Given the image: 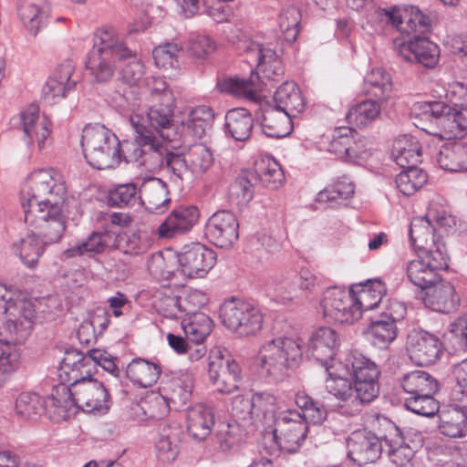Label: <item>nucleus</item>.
Listing matches in <instances>:
<instances>
[{
    "instance_id": "1",
    "label": "nucleus",
    "mask_w": 467,
    "mask_h": 467,
    "mask_svg": "<svg viewBox=\"0 0 467 467\" xmlns=\"http://www.w3.org/2000/svg\"><path fill=\"white\" fill-rule=\"evenodd\" d=\"M66 187L52 169L32 171L25 180L20 196L25 222L36 226L51 242H57L64 231L63 207Z\"/></svg>"
},
{
    "instance_id": "2",
    "label": "nucleus",
    "mask_w": 467,
    "mask_h": 467,
    "mask_svg": "<svg viewBox=\"0 0 467 467\" xmlns=\"http://www.w3.org/2000/svg\"><path fill=\"white\" fill-rule=\"evenodd\" d=\"M47 406L55 407L49 414L57 421L66 420L75 415L78 409L88 412H106L109 408V394L102 382L91 378L73 388L57 386Z\"/></svg>"
},
{
    "instance_id": "3",
    "label": "nucleus",
    "mask_w": 467,
    "mask_h": 467,
    "mask_svg": "<svg viewBox=\"0 0 467 467\" xmlns=\"http://www.w3.org/2000/svg\"><path fill=\"white\" fill-rule=\"evenodd\" d=\"M93 49L89 52L86 67L92 81H109L120 64L135 57L136 51L129 48L114 28L104 27L96 35Z\"/></svg>"
},
{
    "instance_id": "4",
    "label": "nucleus",
    "mask_w": 467,
    "mask_h": 467,
    "mask_svg": "<svg viewBox=\"0 0 467 467\" xmlns=\"http://www.w3.org/2000/svg\"><path fill=\"white\" fill-rule=\"evenodd\" d=\"M149 86V101L150 106L147 110L143 123L149 125L160 135L164 141L178 142L182 136V129L173 121L174 96L167 83L162 78H151Z\"/></svg>"
},
{
    "instance_id": "5",
    "label": "nucleus",
    "mask_w": 467,
    "mask_h": 467,
    "mask_svg": "<svg viewBox=\"0 0 467 467\" xmlns=\"http://www.w3.org/2000/svg\"><path fill=\"white\" fill-rule=\"evenodd\" d=\"M302 358L301 343L292 337H276L265 343L258 353L261 373L271 381H282Z\"/></svg>"
},
{
    "instance_id": "6",
    "label": "nucleus",
    "mask_w": 467,
    "mask_h": 467,
    "mask_svg": "<svg viewBox=\"0 0 467 467\" xmlns=\"http://www.w3.org/2000/svg\"><path fill=\"white\" fill-rule=\"evenodd\" d=\"M36 318L33 303L20 291L0 282V336L4 330L26 338Z\"/></svg>"
},
{
    "instance_id": "7",
    "label": "nucleus",
    "mask_w": 467,
    "mask_h": 467,
    "mask_svg": "<svg viewBox=\"0 0 467 467\" xmlns=\"http://www.w3.org/2000/svg\"><path fill=\"white\" fill-rule=\"evenodd\" d=\"M81 146L88 164L99 170L113 168L123 158V142L103 125H87L82 131Z\"/></svg>"
},
{
    "instance_id": "8",
    "label": "nucleus",
    "mask_w": 467,
    "mask_h": 467,
    "mask_svg": "<svg viewBox=\"0 0 467 467\" xmlns=\"http://www.w3.org/2000/svg\"><path fill=\"white\" fill-rule=\"evenodd\" d=\"M130 119L136 131V136L132 141H123V159L127 161L137 162L150 171L163 167L168 149L144 125L143 118H140L139 114L131 115Z\"/></svg>"
},
{
    "instance_id": "9",
    "label": "nucleus",
    "mask_w": 467,
    "mask_h": 467,
    "mask_svg": "<svg viewBox=\"0 0 467 467\" xmlns=\"http://www.w3.org/2000/svg\"><path fill=\"white\" fill-rule=\"evenodd\" d=\"M448 268L445 246L426 250L418 254V258L406 265V275L415 286L427 290L441 281V271Z\"/></svg>"
},
{
    "instance_id": "10",
    "label": "nucleus",
    "mask_w": 467,
    "mask_h": 467,
    "mask_svg": "<svg viewBox=\"0 0 467 467\" xmlns=\"http://www.w3.org/2000/svg\"><path fill=\"white\" fill-rule=\"evenodd\" d=\"M273 437L280 451L294 454L299 451L308 433V424L296 410L280 411L275 419Z\"/></svg>"
},
{
    "instance_id": "11",
    "label": "nucleus",
    "mask_w": 467,
    "mask_h": 467,
    "mask_svg": "<svg viewBox=\"0 0 467 467\" xmlns=\"http://www.w3.org/2000/svg\"><path fill=\"white\" fill-rule=\"evenodd\" d=\"M327 150L345 162L362 164L371 155V143L349 127L336 128Z\"/></svg>"
},
{
    "instance_id": "12",
    "label": "nucleus",
    "mask_w": 467,
    "mask_h": 467,
    "mask_svg": "<svg viewBox=\"0 0 467 467\" xmlns=\"http://www.w3.org/2000/svg\"><path fill=\"white\" fill-rule=\"evenodd\" d=\"M324 317L338 324H353L360 318L354 287L348 291L338 286L327 288L321 302Z\"/></svg>"
},
{
    "instance_id": "13",
    "label": "nucleus",
    "mask_w": 467,
    "mask_h": 467,
    "mask_svg": "<svg viewBox=\"0 0 467 467\" xmlns=\"http://www.w3.org/2000/svg\"><path fill=\"white\" fill-rule=\"evenodd\" d=\"M208 375L219 392L229 394L238 389L241 369L227 350L214 348L208 357Z\"/></svg>"
},
{
    "instance_id": "14",
    "label": "nucleus",
    "mask_w": 467,
    "mask_h": 467,
    "mask_svg": "<svg viewBox=\"0 0 467 467\" xmlns=\"http://www.w3.org/2000/svg\"><path fill=\"white\" fill-rule=\"evenodd\" d=\"M417 109L425 119L436 125L439 130L434 134L441 139L451 140L463 135V124L461 123L458 109L442 101L420 102Z\"/></svg>"
},
{
    "instance_id": "15",
    "label": "nucleus",
    "mask_w": 467,
    "mask_h": 467,
    "mask_svg": "<svg viewBox=\"0 0 467 467\" xmlns=\"http://www.w3.org/2000/svg\"><path fill=\"white\" fill-rule=\"evenodd\" d=\"M393 47L404 61L420 64L427 68L434 67L440 59L439 47L425 36H413L408 41L396 39Z\"/></svg>"
},
{
    "instance_id": "16",
    "label": "nucleus",
    "mask_w": 467,
    "mask_h": 467,
    "mask_svg": "<svg viewBox=\"0 0 467 467\" xmlns=\"http://www.w3.org/2000/svg\"><path fill=\"white\" fill-rule=\"evenodd\" d=\"M440 339L425 330L413 328L407 336L406 349L410 360L418 366L434 364L441 357Z\"/></svg>"
},
{
    "instance_id": "17",
    "label": "nucleus",
    "mask_w": 467,
    "mask_h": 467,
    "mask_svg": "<svg viewBox=\"0 0 467 467\" xmlns=\"http://www.w3.org/2000/svg\"><path fill=\"white\" fill-rule=\"evenodd\" d=\"M244 51L250 62L255 64L260 83L264 79L278 81L281 79L284 70L281 60L272 44L264 45L256 41L249 42Z\"/></svg>"
},
{
    "instance_id": "18",
    "label": "nucleus",
    "mask_w": 467,
    "mask_h": 467,
    "mask_svg": "<svg viewBox=\"0 0 467 467\" xmlns=\"http://www.w3.org/2000/svg\"><path fill=\"white\" fill-rule=\"evenodd\" d=\"M239 223L229 211L214 213L206 222L204 234L214 245L221 248L232 246L238 239Z\"/></svg>"
},
{
    "instance_id": "19",
    "label": "nucleus",
    "mask_w": 467,
    "mask_h": 467,
    "mask_svg": "<svg viewBox=\"0 0 467 467\" xmlns=\"http://www.w3.org/2000/svg\"><path fill=\"white\" fill-rule=\"evenodd\" d=\"M348 457L358 465L374 462L385 451L382 441L367 431H356L347 439Z\"/></svg>"
},
{
    "instance_id": "20",
    "label": "nucleus",
    "mask_w": 467,
    "mask_h": 467,
    "mask_svg": "<svg viewBox=\"0 0 467 467\" xmlns=\"http://www.w3.org/2000/svg\"><path fill=\"white\" fill-rule=\"evenodd\" d=\"M215 259L214 252L199 243L185 245L178 254L181 272L190 278L203 277L213 268Z\"/></svg>"
},
{
    "instance_id": "21",
    "label": "nucleus",
    "mask_w": 467,
    "mask_h": 467,
    "mask_svg": "<svg viewBox=\"0 0 467 467\" xmlns=\"http://www.w3.org/2000/svg\"><path fill=\"white\" fill-rule=\"evenodd\" d=\"M93 371L94 362L92 358L77 349H68L65 352L58 368L60 385L73 388L75 385L91 379Z\"/></svg>"
},
{
    "instance_id": "22",
    "label": "nucleus",
    "mask_w": 467,
    "mask_h": 467,
    "mask_svg": "<svg viewBox=\"0 0 467 467\" xmlns=\"http://www.w3.org/2000/svg\"><path fill=\"white\" fill-rule=\"evenodd\" d=\"M20 123L24 141L28 146L36 143L39 150L43 149L51 134V122L46 115L40 113L38 105L31 104L22 110Z\"/></svg>"
},
{
    "instance_id": "23",
    "label": "nucleus",
    "mask_w": 467,
    "mask_h": 467,
    "mask_svg": "<svg viewBox=\"0 0 467 467\" xmlns=\"http://www.w3.org/2000/svg\"><path fill=\"white\" fill-rule=\"evenodd\" d=\"M78 81V78L75 77L74 63L71 60H65L47 80L43 94L47 99L56 102L73 91Z\"/></svg>"
},
{
    "instance_id": "24",
    "label": "nucleus",
    "mask_w": 467,
    "mask_h": 467,
    "mask_svg": "<svg viewBox=\"0 0 467 467\" xmlns=\"http://www.w3.org/2000/svg\"><path fill=\"white\" fill-rule=\"evenodd\" d=\"M195 206H179L173 209L158 227L161 238H173L190 232L199 219Z\"/></svg>"
},
{
    "instance_id": "25",
    "label": "nucleus",
    "mask_w": 467,
    "mask_h": 467,
    "mask_svg": "<svg viewBox=\"0 0 467 467\" xmlns=\"http://www.w3.org/2000/svg\"><path fill=\"white\" fill-rule=\"evenodd\" d=\"M258 119L264 133L271 138H284L293 130L292 117L268 101L261 105Z\"/></svg>"
},
{
    "instance_id": "26",
    "label": "nucleus",
    "mask_w": 467,
    "mask_h": 467,
    "mask_svg": "<svg viewBox=\"0 0 467 467\" xmlns=\"http://www.w3.org/2000/svg\"><path fill=\"white\" fill-rule=\"evenodd\" d=\"M338 345V336L334 329L320 327L309 339L308 353L328 370L332 367L329 362L335 357Z\"/></svg>"
},
{
    "instance_id": "27",
    "label": "nucleus",
    "mask_w": 467,
    "mask_h": 467,
    "mask_svg": "<svg viewBox=\"0 0 467 467\" xmlns=\"http://www.w3.org/2000/svg\"><path fill=\"white\" fill-rule=\"evenodd\" d=\"M141 204L152 213H164L171 202L167 184L158 178L145 180L139 190Z\"/></svg>"
},
{
    "instance_id": "28",
    "label": "nucleus",
    "mask_w": 467,
    "mask_h": 467,
    "mask_svg": "<svg viewBox=\"0 0 467 467\" xmlns=\"http://www.w3.org/2000/svg\"><path fill=\"white\" fill-rule=\"evenodd\" d=\"M382 425L385 427L386 432L381 439L388 447L386 451L389 460L397 466H405L412 459L414 451L405 444L401 431L395 423L384 418Z\"/></svg>"
},
{
    "instance_id": "29",
    "label": "nucleus",
    "mask_w": 467,
    "mask_h": 467,
    "mask_svg": "<svg viewBox=\"0 0 467 467\" xmlns=\"http://www.w3.org/2000/svg\"><path fill=\"white\" fill-rule=\"evenodd\" d=\"M116 234L112 231L93 232L85 240L65 250L63 258H73L77 256H93L103 253L107 248L113 247Z\"/></svg>"
},
{
    "instance_id": "30",
    "label": "nucleus",
    "mask_w": 467,
    "mask_h": 467,
    "mask_svg": "<svg viewBox=\"0 0 467 467\" xmlns=\"http://www.w3.org/2000/svg\"><path fill=\"white\" fill-rule=\"evenodd\" d=\"M182 436V430L178 424L161 425L155 441L158 459L163 462H173L180 453Z\"/></svg>"
},
{
    "instance_id": "31",
    "label": "nucleus",
    "mask_w": 467,
    "mask_h": 467,
    "mask_svg": "<svg viewBox=\"0 0 467 467\" xmlns=\"http://www.w3.org/2000/svg\"><path fill=\"white\" fill-rule=\"evenodd\" d=\"M31 227L33 228L31 233L19 242L14 243L12 249L14 253L20 257L24 265L34 268L44 252L45 245L47 244H52L53 242L48 241L44 234H41L39 228L36 226Z\"/></svg>"
},
{
    "instance_id": "32",
    "label": "nucleus",
    "mask_w": 467,
    "mask_h": 467,
    "mask_svg": "<svg viewBox=\"0 0 467 467\" xmlns=\"http://www.w3.org/2000/svg\"><path fill=\"white\" fill-rule=\"evenodd\" d=\"M213 424L214 418L211 408L196 404L187 410V431L195 441H204L211 434Z\"/></svg>"
},
{
    "instance_id": "33",
    "label": "nucleus",
    "mask_w": 467,
    "mask_h": 467,
    "mask_svg": "<svg viewBox=\"0 0 467 467\" xmlns=\"http://www.w3.org/2000/svg\"><path fill=\"white\" fill-rule=\"evenodd\" d=\"M48 12L46 0H21L18 6V16L26 31L36 36L45 26Z\"/></svg>"
},
{
    "instance_id": "34",
    "label": "nucleus",
    "mask_w": 467,
    "mask_h": 467,
    "mask_svg": "<svg viewBox=\"0 0 467 467\" xmlns=\"http://www.w3.org/2000/svg\"><path fill=\"white\" fill-rule=\"evenodd\" d=\"M326 371L328 374V378L326 379L327 392L339 401V408L342 413L355 415L353 410L354 386L344 375L335 374L330 369Z\"/></svg>"
},
{
    "instance_id": "35",
    "label": "nucleus",
    "mask_w": 467,
    "mask_h": 467,
    "mask_svg": "<svg viewBox=\"0 0 467 467\" xmlns=\"http://www.w3.org/2000/svg\"><path fill=\"white\" fill-rule=\"evenodd\" d=\"M436 160L440 167L445 171H467V143L458 140L443 144Z\"/></svg>"
},
{
    "instance_id": "36",
    "label": "nucleus",
    "mask_w": 467,
    "mask_h": 467,
    "mask_svg": "<svg viewBox=\"0 0 467 467\" xmlns=\"http://www.w3.org/2000/svg\"><path fill=\"white\" fill-rule=\"evenodd\" d=\"M427 290L423 297V302L427 307L441 313L450 312L455 308L458 298L453 285L449 282L441 280Z\"/></svg>"
},
{
    "instance_id": "37",
    "label": "nucleus",
    "mask_w": 467,
    "mask_h": 467,
    "mask_svg": "<svg viewBox=\"0 0 467 467\" xmlns=\"http://www.w3.org/2000/svg\"><path fill=\"white\" fill-rule=\"evenodd\" d=\"M434 227L427 217H414L410 222V239L419 253L444 246L434 234Z\"/></svg>"
},
{
    "instance_id": "38",
    "label": "nucleus",
    "mask_w": 467,
    "mask_h": 467,
    "mask_svg": "<svg viewBox=\"0 0 467 467\" xmlns=\"http://www.w3.org/2000/svg\"><path fill=\"white\" fill-rule=\"evenodd\" d=\"M391 155L402 168L416 166L421 161V147L416 138L404 134L394 140Z\"/></svg>"
},
{
    "instance_id": "39",
    "label": "nucleus",
    "mask_w": 467,
    "mask_h": 467,
    "mask_svg": "<svg viewBox=\"0 0 467 467\" xmlns=\"http://www.w3.org/2000/svg\"><path fill=\"white\" fill-rule=\"evenodd\" d=\"M271 103L277 109L286 111L292 118L305 109V100L295 82L283 83L275 92Z\"/></svg>"
},
{
    "instance_id": "40",
    "label": "nucleus",
    "mask_w": 467,
    "mask_h": 467,
    "mask_svg": "<svg viewBox=\"0 0 467 467\" xmlns=\"http://www.w3.org/2000/svg\"><path fill=\"white\" fill-rule=\"evenodd\" d=\"M357 306L360 310V317L363 311L377 307L386 293L385 285L379 279L368 280L365 284L353 285Z\"/></svg>"
},
{
    "instance_id": "41",
    "label": "nucleus",
    "mask_w": 467,
    "mask_h": 467,
    "mask_svg": "<svg viewBox=\"0 0 467 467\" xmlns=\"http://www.w3.org/2000/svg\"><path fill=\"white\" fill-rule=\"evenodd\" d=\"M217 88L223 93L234 97H244L251 100H256L257 92L261 89L259 77L251 73L249 79L239 78H223L217 82Z\"/></svg>"
},
{
    "instance_id": "42",
    "label": "nucleus",
    "mask_w": 467,
    "mask_h": 467,
    "mask_svg": "<svg viewBox=\"0 0 467 467\" xmlns=\"http://www.w3.org/2000/svg\"><path fill=\"white\" fill-rule=\"evenodd\" d=\"M152 245V239L147 232L134 231L116 234L113 247L124 254L137 256L145 254Z\"/></svg>"
},
{
    "instance_id": "43",
    "label": "nucleus",
    "mask_w": 467,
    "mask_h": 467,
    "mask_svg": "<svg viewBox=\"0 0 467 467\" xmlns=\"http://www.w3.org/2000/svg\"><path fill=\"white\" fill-rule=\"evenodd\" d=\"M253 126V117L245 109H233L225 115L226 133L235 140H247L251 136Z\"/></svg>"
},
{
    "instance_id": "44",
    "label": "nucleus",
    "mask_w": 467,
    "mask_h": 467,
    "mask_svg": "<svg viewBox=\"0 0 467 467\" xmlns=\"http://www.w3.org/2000/svg\"><path fill=\"white\" fill-rule=\"evenodd\" d=\"M50 398L48 397L46 400H43L36 393L22 392L16 400V412L21 418L32 420L46 412L50 419L57 420L49 414L55 410L54 406H47Z\"/></svg>"
},
{
    "instance_id": "45",
    "label": "nucleus",
    "mask_w": 467,
    "mask_h": 467,
    "mask_svg": "<svg viewBox=\"0 0 467 467\" xmlns=\"http://www.w3.org/2000/svg\"><path fill=\"white\" fill-rule=\"evenodd\" d=\"M251 176L270 190L278 189L285 182V174L280 164L272 158L256 161L254 172Z\"/></svg>"
},
{
    "instance_id": "46",
    "label": "nucleus",
    "mask_w": 467,
    "mask_h": 467,
    "mask_svg": "<svg viewBox=\"0 0 467 467\" xmlns=\"http://www.w3.org/2000/svg\"><path fill=\"white\" fill-rule=\"evenodd\" d=\"M398 20L399 23L394 27L403 34L420 36L430 30L429 18L413 6L405 10L398 8Z\"/></svg>"
},
{
    "instance_id": "47",
    "label": "nucleus",
    "mask_w": 467,
    "mask_h": 467,
    "mask_svg": "<svg viewBox=\"0 0 467 467\" xmlns=\"http://www.w3.org/2000/svg\"><path fill=\"white\" fill-rule=\"evenodd\" d=\"M400 386L410 396L423 393H436L439 389L438 380L423 370H414L400 379Z\"/></svg>"
},
{
    "instance_id": "48",
    "label": "nucleus",
    "mask_w": 467,
    "mask_h": 467,
    "mask_svg": "<svg viewBox=\"0 0 467 467\" xmlns=\"http://www.w3.org/2000/svg\"><path fill=\"white\" fill-rule=\"evenodd\" d=\"M399 23L398 7L383 9L375 7L373 5L367 10L365 21L362 23V28L369 35H379L385 30V27L390 24L392 26Z\"/></svg>"
},
{
    "instance_id": "49",
    "label": "nucleus",
    "mask_w": 467,
    "mask_h": 467,
    "mask_svg": "<svg viewBox=\"0 0 467 467\" xmlns=\"http://www.w3.org/2000/svg\"><path fill=\"white\" fill-rule=\"evenodd\" d=\"M439 430L451 438L462 437L467 433V416L457 407L442 410L439 413Z\"/></svg>"
},
{
    "instance_id": "50",
    "label": "nucleus",
    "mask_w": 467,
    "mask_h": 467,
    "mask_svg": "<svg viewBox=\"0 0 467 467\" xmlns=\"http://www.w3.org/2000/svg\"><path fill=\"white\" fill-rule=\"evenodd\" d=\"M214 115L211 108L199 106L192 109L185 120L182 121V129L195 138H202L213 126Z\"/></svg>"
},
{
    "instance_id": "51",
    "label": "nucleus",
    "mask_w": 467,
    "mask_h": 467,
    "mask_svg": "<svg viewBox=\"0 0 467 467\" xmlns=\"http://www.w3.org/2000/svg\"><path fill=\"white\" fill-rule=\"evenodd\" d=\"M126 374L134 383L143 388L152 386L161 374L160 367L142 358H134L127 367Z\"/></svg>"
},
{
    "instance_id": "52",
    "label": "nucleus",
    "mask_w": 467,
    "mask_h": 467,
    "mask_svg": "<svg viewBox=\"0 0 467 467\" xmlns=\"http://www.w3.org/2000/svg\"><path fill=\"white\" fill-rule=\"evenodd\" d=\"M344 368L348 375L352 376L354 381L378 379L379 370L377 365L363 355L351 352L345 358Z\"/></svg>"
},
{
    "instance_id": "53",
    "label": "nucleus",
    "mask_w": 467,
    "mask_h": 467,
    "mask_svg": "<svg viewBox=\"0 0 467 467\" xmlns=\"http://www.w3.org/2000/svg\"><path fill=\"white\" fill-rule=\"evenodd\" d=\"M182 321V328L189 340L199 344L211 333L213 320L202 312H192Z\"/></svg>"
},
{
    "instance_id": "54",
    "label": "nucleus",
    "mask_w": 467,
    "mask_h": 467,
    "mask_svg": "<svg viewBox=\"0 0 467 467\" xmlns=\"http://www.w3.org/2000/svg\"><path fill=\"white\" fill-rule=\"evenodd\" d=\"M135 410L140 420H161L168 415L170 405L165 397L152 392L142 399Z\"/></svg>"
},
{
    "instance_id": "55",
    "label": "nucleus",
    "mask_w": 467,
    "mask_h": 467,
    "mask_svg": "<svg viewBox=\"0 0 467 467\" xmlns=\"http://www.w3.org/2000/svg\"><path fill=\"white\" fill-rule=\"evenodd\" d=\"M367 335L373 345L379 348H386L396 338L397 326L393 321L379 315L371 318L367 328Z\"/></svg>"
},
{
    "instance_id": "56",
    "label": "nucleus",
    "mask_w": 467,
    "mask_h": 467,
    "mask_svg": "<svg viewBox=\"0 0 467 467\" xmlns=\"http://www.w3.org/2000/svg\"><path fill=\"white\" fill-rule=\"evenodd\" d=\"M379 114V104L375 100L367 99L350 108L346 119L350 125L364 128L376 120Z\"/></svg>"
},
{
    "instance_id": "57",
    "label": "nucleus",
    "mask_w": 467,
    "mask_h": 467,
    "mask_svg": "<svg viewBox=\"0 0 467 467\" xmlns=\"http://www.w3.org/2000/svg\"><path fill=\"white\" fill-rule=\"evenodd\" d=\"M251 305L238 299H231L225 301L221 306V318L223 324L230 330L237 333L241 327L242 319L248 315V310L251 309Z\"/></svg>"
},
{
    "instance_id": "58",
    "label": "nucleus",
    "mask_w": 467,
    "mask_h": 467,
    "mask_svg": "<svg viewBox=\"0 0 467 467\" xmlns=\"http://www.w3.org/2000/svg\"><path fill=\"white\" fill-rule=\"evenodd\" d=\"M428 180L426 172L417 166H408L396 176V186L404 195L410 196L419 191Z\"/></svg>"
},
{
    "instance_id": "59",
    "label": "nucleus",
    "mask_w": 467,
    "mask_h": 467,
    "mask_svg": "<svg viewBox=\"0 0 467 467\" xmlns=\"http://www.w3.org/2000/svg\"><path fill=\"white\" fill-rule=\"evenodd\" d=\"M299 289L295 281L294 271L278 275L274 281V299L281 304H288L299 297Z\"/></svg>"
},
{
    "instance_id": "60",
    "label": "nucleus",
    "mask_w": 467,
    "mask_h": 467,
    "mask_svg": "<svg viewBox=\"0 0 467 467\" xmlns=\"http://www.w3.org/2000/svg\"><path fill=\"white\" fill-rule=\"evenodd\" d=\"M368 92L379 100H386L391 92L390 77L382 68L372 69L365 78Z\"/></svg>"
},
{
    "instance_id": "61",
    "label": "nucleus",
    "mask_w": 467,
    "mask_h": 467,
    "mask_svg": "<svg viewBox=\"0 0 467 467\" xmlns=\"http://www.w3.org/2000/svg\"><path fill=\"white\" fill-rule=\"evenodd\" d=\"M163 167L167 170L171 179L175 182L190 180L192 176L186 154L168 150Z\"/></svg>"
},
{
    "instance_id": "62",
    "label": "nucleus",
    "mask_w": 467,
    "mask_h": 467,
    "mask_svg": "<svg viewBox=\"0 0 467 467\" xmlns=\"http://www.w3.org/2000/svg\"><path fill=\"white\" fill-rule=\"evenodd\" d=\"M435 393L412 395L405 399V407L415 414L432 417L439 412V403L433 398Z\"/></svg>"
},
{
    "instance_id": "63",
    "label": "nucleus",
    "mask_w": 467,
    "mask_h": 467,
    "mask_svg": "<svg viewBox=\"0 0 467 467\" xmlns=\"http://www.w3.org/2000/svg\"><path fill=\"white\" fill-rule=\"evenodd\" d=\"M301 14L298 8L289 5L281 10L278 24L284 37L288 42H294L299 33Z\"/></svg>"
},
{
    "instance_id": "64",
    "label": "nucleus",
    "mask_w": 467,
    "mask_h": 467,
    "mask_svg": "<svg viewBox=\"0 0 467 467\" xmlns=\"http://www.w3.org/2000/svg\"><path fill=\"white\" fill-rule=\"evenodd\" d=\"M192 175H199L211 168L213 157L210 150L203 144L192 146L186 153Z\"/></svg>"
}]
</instances>
